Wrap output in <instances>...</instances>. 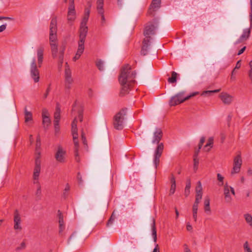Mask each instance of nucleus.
Segmentation results:
<instances>
[{
	"label": "nucleus",
	"instance_id": "f257e3e1",
	"mask_svg": "<svg viewBox=\"0 0 252 252\" xmlns=\"http://www.w3.org/2000/svg\"><path fill=\"white\" fill-rule=\"evenodd\" d=\"M131 66L128 64L125 65L121 70L119 76V81L122 86L120 93L121 96H124L128 93L131 86L135 83L136 77L135 71H131Z\"/></svg>",
	"mask_w": 252,
	"mask_h": 252
},
{
	"label": "nucleus",
	"instance_id": "f03ea898",
	"mask_svg": "<svg viewBox=\"0 0 252 252\" xmlns=\"http://www.w3.org/2000/svg\"><path fill=\"white\" fill-rule=\"evenodd\" d=\"M158 26V21L156 18L146 23L145 26L143 34L145 38L143 41V45L141 50V54L145 56L148 54V50L150 45L151 35H155Z\"/></svg>",
	"mask_w": 252,
	"mask_h": 252
},
{
	"label": "nucleus",
	"instance_id": "7ed1b4c3",
	"mask_svg": "<svg viewBox=\"0 0 252 252\" xmlns=\"http://www.w3.org/2000/svg\"><path fill=\"white\" fill-rule=\"evenodd\" d=\"M163 136V132L160 128H156L154 133V137L152 140L153 144L157 143L158 146L155 150L154 153V164L156 168L159 165L160 158L163 151L164 145L162 143H159Z\"/></svg>",
	"mask_w": 252,
	"mask_h": 252
},
{
	"label": "nucleus",
	"instance_id": "20e7f679",
	"mask_svg": "<svg viewBox=\"0 0 252 252\" xmlns=\"http://www.w3.org/2000/svg\"><path fill=\"white\" fill-rule=\"evenodd\" d=\"M49 41L51 46L52 56L53 58L57 57L58 45L56 43L57 40V18L54 17L52 18L50 24Z\"/></svg>",
	"mask_w": 252,
	"mask_h": 252
},
{
	"label": "nucleus",
	"instance_id": "39448f33",
	"mask_svg": "<svg viewBox=\"0 0 252 252\" xmlns=\"http://www.w3.org/2000/svg\"><path fill=\"white\" fill-rule=\"evenodd\" d=\"M127 108H123L113 118V126L117 130H122L124 126V120L126 115Z\"/></svg>",
	"mask_w": 252,
	"mask_h": 252
},
{
	"label": "nucleus",
	"instance_id": "423d86ee",
	"mask_svg": "<svg viewBox=\"0 0 252 252\" xmlns=\"http://www.w3.org/2000/svg\"><path fill=\"white\" fill-rule=\"evenodd\" d=\"M199 94V92H196L191 94L190 95L184 97V92H180L175 95L172 96L169 101L170 106H175L184 102L185 101L189 99L190 97L194 96Z\"/></svg>",
	"mask_w": 252,
	"mask_h": 252
},
{
	"label": "nucleus",
	"instance_id": "0eeeda50",
	"mask_svg": "<svg viewBox=\"0 0 252 252\" xmlns=\"http://www.w3.org/2000/svg\"><path fill=\"white\" fill-rule=\"evenodd\" d=\"M71 132L73 136V142L74 144V155L75 160L79 162L80 158L79 157V143L78 141V129L77 127H71Z\"/></svg>",
	"mask_w": 252,
	"mask_h": 252
},
{
	"label": "nucleus",
	"instance_id": "6e6552de",
	"mask_svg": "<svg viewBox=\"0 0 252 252\" xmlns=\"http://www.w3.org/2000/svg\"><path fill=\"white\" fill-rule=\"evenodd\" d=\"M250 27L249 29H246L243 30L242 34L235 42V44H239L243 41H246L249 38L252 29V13L250 14Z\"/></svg>",
	"mask_w": 252,
	"mask_h": 252
},
{
	"label": "nucleus",
	"instance_id": "1a4fd4ad",
	"mask_svg": "<svg viewBox=\"0 0 252 252\" xmlns=\"http://www.w3.org/2000/svg\"><path fill=\"white\" fill-rule=\"evenodd\" d=\"M31 75L35 83L38 82L39 81V71L37 69L35 59L32 60L31 65Z\"/></svg>",
	"mask_w": 252,
	"mask_h": 252
},
{
	"label": "nucleus",
	"instance_id": "9d476101",
	"mask_svg": "<svg viewBox=\"0 0 252 252\" xmlns=\"http://www.w3.org/2000/svg\"><path fill=\"white\" fill-rule=\"evenodd\" d=\"M88 28L86 25L80 24V28L79 30V40L78 41V44L84 45L85 39L88 33Z\"/></svg>",
	"mask_w": 252,
	"mask_h": 252
},
{
	"label": "nucleus",
	"instance_id": "9b49d317",
	"mask_svg": "<svg viewBox=\"0 0 252 252\" xmlns=\"http://www.w3.org/2000/svg\"><path fill=\"white\" fill-rule=\"evenodd\" d=\"M161 0H153L147 12V15L151 17L155 16V12L160 7Z\"/></svg>",
	"mask_w": 252,
	"mask_h": 252
},
{
	"label": "nucleus",
	"instance_id": "f8f14e48",
	"mask_svg": "<svg viewBox=\"0 0 252 252\" xmlns=\"http://www.w3.org/2000/svg\"><path fill=\"white\" fill-rule=\"evenodd\" d=\"M242 163L241 156L238 155L234 159L233 167L231 171V174L238 173L240 172Z\"/></svg>",
	"mask_w": 252,
	"mask_h": 252
},
{
	"label": "nucleus",
	"instance_id": "ddd939ff",
	"mask_svg": "<svg viewBox=\"0 0 252 252\" xmlns=\"http://www.w3.org/2000/svg\"><path fill=\"white\" fill-rule=\"evenodd\" d=\"M67 17L68 23H70V25H71L76 19L75 6L68 7Z\"/></svg>",
	"mask_w": 252,
	"mask_h": 252
},
{
	"label": "nucleus",
	"instance_id": "4468645a",
	"mask_svg": "<svg viewBox=\"0 0 252 252\" xmlns=\"http://www.w3.org/2000/svg\"><path fill=\"white\" fill-rule=\"evenodd\" d=\"M65 154V151L63 150L62 146H59L57 151L55 154L56 159L60 162H64Z\"/></svg>",
	"mask_w": 252,
	"mask_h": 252
},
{
	"label": "nucleus",
	"instance_id": "2eb2a0df",
	"mask_svg": "<svg viewBox=\"0 0 252 252\" xmlns=\"http://www.w3.org/2000/svg\"><path fill=\"white\" fill-rule=\"evenodd\" d=\"M14 229L21 230L22 229V227L20 225L21 217L17 210H16L14 213Z\"/></svg>",
	"mask_w": 252,
	"mask_h": 252
},
{
	"label": "nucleus",
	"instance_id": "dca6fc26",
	"mask_svg": "<svg viewBox=\"0 0 252 252\" xmlns=\"http://www.w3.org/2000/svg\"><path fill=\"white\" fill-rule=\"evenodd\" d=\"M219 97L223 103L225 104L229 105L232 102L233 100L232 96L226 93L222 92L220 93L219 95Z\"/></svg>",
	"mask_w": 252,
	"mask_h": 252
},
{
	"label": "nucleus",
	"instance_id": "f3484780",
	"mask_svg": "<svg viewBox=\"0 0 252 252\" xmlns=\"http://www.w3.org/2000/svg\"><path fill=\"white\" fill-rule=\"evenodd\" d=\"M44 48L43 45H40L37 49V56L38 66L41 67L43 60Z\"/></svg>",
	"mask_w": 252,
	"mask_h": 252
},
{
	"label": "nucleus",
	"instance_id": "a211bd4d",
	"mask_svg": "<svg viewBox=\"0 0 252 252\" xmlns=\"http://www.w3.org/2000/svg\"><path fill=\"white\" fill-rule=\"evenodd\" d=\"M230 186L226 183L224 186V195L225 202L227 203H230L232 200V198L230 194Z\"/></svg>",
	"mask_w": 252,
	"mask_h": 252
},
{
	"label": "nucleus",
	"instance_id": "6ab92c4d",
	"mask_svg": "<svg viewBox=\"0 0 252 252\" xmlns=\"http://www.w3.org/2000/svg\"><path fill=\"white\" fill-rule=\"evenodd\" d=\"M58 217H59V234L60 235L62 234V232L64 229V222H63V217L60 211V210H58Z\"/></svg>",
	"mask_w": 252,
	"mask_h": 252
},
{
	"label": "nucleus",
	"instance_id": "aec40b11",
	"mask_svg": "<svg viewBox=\"0 0 252 252\" xmlns=\"http://www.w3.org/2000/svg\"><path fill=\"white\" fill-rule=\"evenodd\" d=\"M103 4H101L99 5V4H97V10L98 13L101 16V24L102 26L105 23V19L104 15V11L103 8Z\"/></svg>",
	"mask_w": 252,
	"mask_h": 252
},
{
	"label": "nucleus",
	"instance_id": "412c9836",
	"mask_svg": "<svg viewBox=\"0 0 252 252\" xmlns=\"http://www.w3.org/2000/svg\"><path fill=\"white\" fill-rule=\"evenodd\" d=\"M84 51V45L78 44V49L77 52L73 58L74 61H76L79 59L81 55L82 54Z\"/></svg>",
	"mask_w": 252,
	"mask_h": 252
},
{
	"label": "nucleus",
	"instance_id": "4be33fe9",
	"mask_svg": "<svg viewBox=\"0 0 252 252\" xmlns=\"http://www.w3.org/2000/svg\"><path fill=\"white\" fill-rule=\"evenodd\" d=\"M38 156L36 158L35 160V166L34 168V171L35 172H40V164H41V161L40 159V153H38Z\"/></svg>",
	"mask_w": 252,
	"mask_h": 252
},
{
	"label": "nucleus",
	"instance_id": "5701e85b",
	"mask_svg": "<svg viewBox=\"0 0 252 252\" xmlns=\"http://www.w3.org/2000/svg\"><path fill=\"white\" fill-rule=\"evenodd\" d=\"M90 10L89 8H86L84 17L81 21V24L87 25L90 16Z\"/></svg>",
	"mask_w": 252,
	"mask_h": 252
},
{
	"label": "nucleus",
	"instance_id": "b1692460",
	"mask_svg": "<svg viewBox=\"0 0 252 252\" xmlns=\"http://www.w3.org/2000/svg\"><path fill=\"white\" fill-rule=\"evenodd\" d=\"M152 227V236L153 238L154 241L155 242H157V229L156 227V221L154 219H153V222L151 224Z\"/></svg>",
	"mask_w": 252,
	"mask_h": 252
},
{
	"label": "nucleus",
	"instance_id": "393cba45",
	"mask_svg": "<svg viewBox=\"0 0 252 252\" xmlns=\"http://www.w3.org/2000/svg\"><path fill=\"white\" fill-rule=\"evenodd\" d=\"M25 121L26 123L32 120V112L28 111L26 106L24 108Z\"/></svg>",
	"mask_w": 252,
	"mask_h": 252
},
{
	"label": "nucleus",
	"instance_id": "a878e982",
	"mask_svg": "<svg viewBox=\"0 0 252 252\" xmlns=\"http://www.w3.org/2000/svg\"><path fill=\"white\" fill-rule=\"evenodd\" d=\"M204 211L208 214H211V209L210 207V199L208 197L204 200Z\"/></svg>",
	"mask_w": 252,
	"mask_h": 252
},
{
	"label": "nucleus",
	"instance_id": "bb28decb",
	"mask_svg": "<svg viewBox=\"0 0 252 252\" xmlns=\"http://www.w3.org/2000/svg\"><path fill=\"white\" fill-rule=\"evenodd\" d=\"M42 124L45 129H47L48 126L51 124V121L48 116H44L42 117Z\"/></svg>",
	"mask_w": 252,
	"mask_h": 252
},
{
	"label": "nucleus",
	"instance_id": "cd10ccee",
	"mask_svg": "<svg viewBox=\"0 0 252 252\" xmlns=\"http://www.w3.org/2000/svg\"><path fill=\"white\" fill-rule=\"evenodd\" d=\"M34 184L36 183L37 184V188L35 192V195L36 197L37 200H40L41 199V187L39 185V183L38 181H36V182H34Z\"/></svg>",
	"mask_w": 252,
	"mask_h": 252
},
{
	"label": "nucleus",
	"instance_id": "c85d7f7f",
	"mask_svg": "<svg viewBox=\"0 0 252 252\" xmlns=\"http://www.w3.org/2000/svg\"><path fill=\"white\" fill-rule=\"evenodd\" d=\"M73 82V79L71 77L65 78V88L69 90L71 88V84Z\"/></svg>",
	"mask_w": 252,
	"mask_h": 252
},
{
	"label": "nucleus",
	"instance_id": "c756f323",
	"mask_svg": "<svg viewBox=\"0 0 252 252\" xmlns=\"http://www.w3.org/2000/svg\"><path fill=\"white\" fill-rule=\"evenodd\" d=\"M178 74L175 71H172L171 77L168 78V81L170 83H175L177 82Z\"/></svg>",
	"mask_w": 252,
	"mask_h": 252
},
{
	"label": "nucleus",
	"instance_id": "7c9ffc66",
	"mask_svg": "<svg viewBox=\"0 0 252 252\" xmlns=\"http://www.w3.org/2000/svg\"><path fill=\"white\" fill-rule=\"evenodd\" d=\"M116 218V216L115 215V211L114 210L113 211V212L112 213L111 217L108 220L107 222L106 223V226L107 227H109V226L111 225L113 223L114 221Z\"/></svg>",
	"mask_w": 252,
	"mask_h": 252
},
{
	"label": "nucleus",
	"instance_id": "2f4dec72",
	"mask_svg": "<svg viewBox=\"0 0 252 252\" xmlns=\"http://www.w3.org/2000/svg\"><path fill=\"white\" fill-rule=\"evenodd\" d=\"M191 187L190 180L188 179L187 181L186 186L185 189V195L188 196L189 193V189Z\"/></svg>",
	"mask_w": 252,
	"mask_h": 252
},
{
	"label": "nucleus",
	"instance_id": "473e14b6",
	"mask_svg": "<svg viewBox=\"0 0 252 252\" xmlns=\"http://www.w3.org/2000/svg\"><path fill=\"white\" fill-rule=\"evenodd\" d=\"M244 218L246 222L252 227V216L250 214L244 215Z\"/></svg>",
	"mask_w": 252,
	"mask_h": 252
},
{
	"label": "nucleus",
	"instance_id": "72a5a7b5",
	"mask_svg": "<svg viewBox=\"0 0 252 252\" xmlns=\"http://www.w3.org/2000/svg\"><path fill=\"white\" fill-rule=\"evenodd\" d=\"M71 77V71L67 63H66V66L65 68V77Z\"/></svg>",
	"mask_w": 252,
	"mask_h": 252
},
{
	"label": "nucleus",
	"instance_id": "f704fd0d",
	"mask_svg": "<svg viewBox=\"0 0 252 252\" xmlns=\"http://www.w3.org/2000/svg\"><path fill=\"white\" fill-rule=\"evenodd\" d=\"M96 65L99 70L102 71L103 70V62L101 60H97Z\"/></svg>",
	"mask_w": 252,
	"mask_h": 252
},
{
	"label": "nucleus",
	"instance_id": "c9c22d12",
	"mask_svg": "<svg viewBox=\"0 0 252 252\" xmlns=\"http://www.w3.org/2000/svg\"><path fill=\"white\" fill-rule=\"evenodd\" d=\"M65 48L63 47L62 50L60 51V55L59 57V61L61 64H62L63 63V54H64V51Z\"/></svg>",
	"mask_w": 252,
	"mask_h": 252
},
{
	"label": "nucleus",
	"instance_id": "e433bc0d",
	"mask_svg": "<svg viewBox=\"0 0 252 252\" xmlns=\"http://www.w3.org/2000/svg\"><path fill=\"white\" fill-rule=\"evenodd\" d=\"M220 89L214 90H212V91H205L203 92L201 95H206V94L210 95L213 93H218V92H220Z\"/></svg>",
	"mask_w": 252,
	"mask_h": 252
},
{
	"label": "nucleus",
	"instance_id": "4c0bfd02",
	"mask_svg": "<svg viewBox=\"0 0 252 252\" xmlns=\"http://www.w3.org/2000/svg\"><path fill=\"white\" fill-rule=\"evenodd\" d=\"M73 238H75V240H74V242H76L77 241V240H78L79 239V237H77L76 236V232H73L70 236V237H69L68 239V243H69L71 240L73 239Z\"/></svg>",
	"mask_w": 252,
	"mask_h": 252
},
{
	"label": "nucleus",
	"instance_id": "58836bf2",
	"mask_svg": "<svg viewBox=\"0 0 252 252\" xmlns=\"http://www.w3.org/2000/svg\"><path fill=\"white\" fill-rule=\"evenodd\" d=\"M217 179L220 182L219 186H223L224 184V183H223L224 177L220 174V173L217 174Z\"/></svg>",
	"mask_w": 252,
	"mask_h": 252
},
{
	"label": "nucleus",
	"instance_id": "ea45409f",
	"mask_svg": "<svg viewBox=\"0 0 252 252\" xmlns=\"http://www.w3.org/2000/svg\"><path fill=\"white\" fill-rule=\"evenodd\" d=\"M214 139L213 137H209L207 144L205 145L204 148H206L208 147H212L213 144Z\"/></svg>",
	"mask_w": 252,
	"mask_h": 252
},
{
	"label": "nucleus",
	"instance_id": "a19ab883",
	"mask_svg": "<svg viewBox=\"0 0 252 252\" xmlns=\"http://www.w3.org/2000/svg\"><path fill=\"white\" fill-rule=\"evenodd\" d=\"M202 192H199V191H198V193H196L195 195V200L194 202H197L198 203L200 202V200L202 199Z\"/></svg>",
	"mask_w": 252,
	"mask_h": 252
},
{
	"label": "nucleus",
	"instance_id": "79ce46f5",
	"mask_svg": "<svg viewBox=\"0 0 252 252\" xmlns=\"http://www.w3.org/2000/svg\"><path fill=\"white\" fill-rule=\"evenodd\" d=\"M41 146V141L40 136L38 135L36 138V151L37 152L38 149L40 148Z\"/></svg>",
	"mask_w": 252,
	"mask_h": 252
},
{
	"label": "nucleus",
	"instance_id": "37998d69",
	"mask_svg": "<svg viewBox=\"0 0 252 252\" xmlns=\"http://www.w3.org/2000/svg\"><path fill=\"white\" fill-rule=\"evenodd\" d=\"M244 249L245 252H252L251 248L249 247V244L247 241L245 242L244 244Z\"/></svg>",
	"mask_w": 252,
	"mask_h": 252
},
{
	"label": "nucleus",
	"instance_id": "c03bdc74",
	"mask_svg": "<svg viewBox=\"0 0 252 252\" xmlns=\"http://www.w3.org/2000/svg\"><path fill=\"white\" fill-rule=\"evenodd\" d=\"M54 125L55 132L57 133L60 130L59 122H58L57 121H54Z\"/></svg>",
	"mask_w": 252,
	"mask_h": 252
},
{
	"label": "nucleus",
	"instance_id": "a18cd8bd",
	"mask_svg": "<svg viewBox=\"0 0 252 252\" xmlns=\"http://www.w3.org/2000/svg\"><path fill=\"white\" fill-rule=\"evenodd\" d=\"M193 169L195 171H196L198 168V166L199 164V159L198 158H193Z\"/></svg>",
	"mask_w": 252,
	"mask_h": 252
},
{
	"label": "nucleus",
	"instance_id": "49530a36",
	"mask_svg": "<svg viewBox=\"0 0 252 252\" xmlns=\"http://www.w3.org/2000/svg\"><path fill=\"white\" fill-rule=\"evenodd\" d=\"M202 189L201 186V183L200 181H198L197 183V186H196L195 189L196 193H198L199 191V192H202Z\"/></svg>",
	"mask_w": 252,
	"mask_h": 252
},
{
	"label": "nucleus",
	"instance_id": "de8ad7c7",
	"mask_svg": "<svg viewBox=\"0 0 252 252\" xmlns=\"http://www.w3.org/2000/svg\"><path fill=\"white\" fill-rule=\"evenodd\" d=\"M70 189V187L68 184H66L65 186V188L64 189V192L63 193V196L64 198H66V197L67 196V194L66 193V192L68 191Z\"/></svg>",
	"mask_w": 252,
	"mask_h": 252
},
{
	"label": "nucleus",
	"instance_id": "09e8293b",
	"mask_svg": "<svg viewBox=\"0 0 252 252\" xmlns=\"http://www.w3.org/2000/svg\"><path fill=\"white\" fill-rule=\"evenodd\" d=\"M61 113H59L58 112H55L54 113V121H57L58 122H60V118H61Z\"/></svg>",
	"mask_w": 252,
	"mask_h": 252
},
{
	"label": "nucleus",
	"instance_id": "8fccbe9b",
	"mask_svg": "<svg viewBox=\"0 0 252 252\" xmlns=\"http://www.w3.org/2000/svg\"><path fill=\"white\" fill-rule=\"evenodd\" d=\"M26 247V243L24 242H22L21 243L20 246L19 247H18L16 250V251H20L21 250H24L25 249Z\"/></svg>",
	"mask_w": 252,
	"mask_h": 252
},
{
	"label": "nucleus",
	"instance_id": "3c124183",
	"mask_svg": "<svg viewBox=\"0 0 252 252\" xmlns=\"http://www.w3.org/2000/svg\"><path fill=\"white\" fill-rule=\"evenodd\" d=\"M199 203L194 202L192 206V212H197L198 204Z\"/></svg>",
	"mask_w": 252,
	"mask_h": 252
},
{
	"label": "nucleus",
	"instance_id": "603ef678",
	"mask_svg": "<svg viewBox=\"0 0 252 252\" xmlns=\"http://www.w3.org/2000/svg\"><path fill=\"white\" fill-rule=\"evenodd\" d=\"M78 118L81 122L83 121V114L82 110H80L78 111Z\"/></svg>",
	"mask_w": 252,
	"mask_h": 252
},
{
	"label": "nucleus",
	"instance_id": "864d4df0",
	"mask_svg": "<svg viewBox=\"0 0 252 252\" xmlns=\"http://www.w3.org/2000/svg\"><path fill=\"white\" fill-rule=\"evenodd\" d=\"M205 138L204 137H202L200 140L199 143L198 144V148L200 149L205 142Z\"/></svg>",
	"mask_w": 252,
	"mask_h": 252
},
{
	"label": "nucleus",
	"instance_id": "5fc2aeb1",
	"mask_svg": "<svg viewBox=\"0 0 252 252\" xmlns=\"http://www.w3.org/2000/svg\"><path fill=\"white\" fill-rule=\"evenodd\" d=\"M81 138L83 144L87 145V140L85 136V133L83 131H82L81 133Z\"/></svg>",
	"mask_w": 252,
	"mask_h": 252
},
{
	"label": "nucleus",
	"instance_id": "6e6d98bb",
	"mask_svg": "<svg viewBox=\"0 0 252 252\" xmlns=\"http://www.w3.org/2000/svg\"><path fill=\"white\" fill-rule=\"evenodd\" d=\"M176 185H172L171 186V188H170V192H169V194L170 195H171V194H173L175 191V189H176Z\"/></svg>",
	"mask_w": 252,
	"mask_h": 252
},
{
	"label": "nucleus",
	"instance_id": "4d7b16f0",
	"mask_svg": "<svg viewBox=\"0 0 252 252\" xmlns=\"http://www.w3.org/2000/svg\"><path fill=\"white\" fill-rule=\"evenodd\" d=\"M77 178L79 184H82L83 180H82V179L81 175L80 172H78L77 173Z\"/></svg>",
	"mask_w": 252,
	"mask_h": 252
},
{
	"label": "nucleus",
	"instance_id": "13d9d810",
	"mask_svg": "<svg viewBox=\"0 0 252 252\" xmlns=\"http://www.w3.org/2000/svg\"><path fill=\"white\" fill-rule=\"evenodd\" d=\"M50 86H51V84H49L48 88H47L46 92L44 94V98H47V97L49 94V93L50 92V91L51 90Z\"/></svg>",
	"mask_w": 252,
	"mask_h": 252
},
{
	"label": "nucleus",
	"instance_id": "bf43d9fd",
	"mask_svg": "<svg viewBox=\"0 0 252 252\" xmlns=\"http://www.w3.org/2000/svg\"><path fill=\"white\" fill-rule=\"evenodd\" d=\"M250 66L251 67V69L249 71V77L250 79L252 82V61H251L249 63Z\"/></svg>",
	"mask_w": 252,
	"mask_h": 252
},
{
	"label": "nucleus",
	"instance_id": "052dcab7",
	"mask_svg": "<svg viewBox=\"0 0 252 252\" xmlns=\"http://www.w3.org/2000/svg\"><path fill=\"white\" fill-rule=\"evenodd\" d=\"M232 115H231V114H230L228 115L227 116V125H228V126L229 127L230 126V122L231 121V119H232Z\"/></svg>",
	"mask_w": 252,
	"mask_h": 252
},
{
	"label": "nucleus",
	"instance_id": "680f3d73",
	"mask_svg": "<svg viewBox=\"0 0 252 252\" xmlns=\"http://www.w3.org/2000/svg\"><path fill=\"white\" fill-rule=\"evenodd\" d=\"M40 173L33 172V178L34 180H38Z\"/></svg>",
	"mask_w": 252,
	"mask_h": 252
},
{
	"label": "nucleus",
	"instance_id": "e2e57ef3",
	"mask_svg": "<svg viewBox=\"0 0 252 252\" xmlns=\"http://www.w3.org/2000/svg\"><path fill=\"white\" fill-rule=\"evenodd\" d=\"M170 182L172 185H176V180L175 178L174 177L173 174H171V177L170 178Z\"/></svg>",
	"mask_w": 252,
	"mask_h": 252
},
{
	"label": "nucleus",
	"instance_id": "0e129e2a",
	"mask_svg": "<svg viewBox=\"0 0 252 252\" xmlns=\"http://www.w3.org/2000/svg\"><path fill=\"white\" fill-rule=\"evenodd\" d=\"M77 118H75L74 119L73 122H72L71 127H77Z\"/></svg>",
	"mask_w": 252,
	"mask_h": 252
},
{
	"label": "nucleus",
	"instance_id": "69168bd1",
	"mask_svg": "<svg viewBox=\"0 0 252 252\" xmlns=\"http://www.w3.org/2000/svg\"><path fill=\"white\" fill-rule=\"evenodd\" d=\"M199 152H200V149H199V148L197 150H195L194 154L193 155V158H198V156Z\"/></svg>",
	"mask_w": 252,
	"mask_h": 252
},
{
	"label": "nucleus",
	"instance_id": "338daca9",
	"mask_svg": "<svg viewBox=\"0 0 252 252\" xmlns=\"http://www.w3.org/2000/svg\"><path fill=\"white\" fill-rule=\"evenodd\" d=\"M6 26H7L6 24H3L0 26V32H2L6 29Z\"/></svg>",
	"mask_w": 252,
	"mask_h": 252
},
{
	"label": "nucleus",
	"instance_id": "774afa93",
	"mask_svg": "<svg viewBox=\"0 0 252 252\" xmlns=\"http://www.w3.org/2000/svg\"><path fill=\"white\" fill-rule=\"evenodd\" d=\"M226 138L225 134L224 133H221L220 134V140L221 142L223 143Z\"/></svg>",
	"mask_w": 252,
	"mask_h": 252
}]
</instances>
